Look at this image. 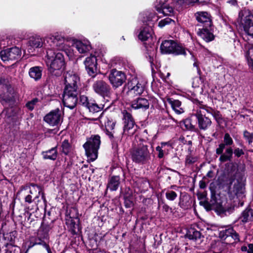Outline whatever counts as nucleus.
Instances as JSON below:
<instances>
[{
    "mask_svg": "<svg viewBox=\"0 0 253 253\" xmlns=\"http://www.w3.org/2000/svg\"><path fill=\"white\" fill-rule=\"evenodd\" d=\"M45 62L49 72L52 75L58 76L61 74V69L65 64L64 56L61 53H56L51 49H48Z\"/></svg>",
    "mask_w": 253,
    "mask_h": 253,
    "instance_id": "1",
    "label": "nucleus"
},
{
    "mask_svg": "<svg viewBox=\"0 0 253 253\" xmlns=\"http://www.w3.org/2000/svg\"><path fill=\"white\" fill-rule=\"evenodd\" d=\"M74 39H65L61 35L56 33L54 35H49L45 37V41L49 45L56 46L59 50L64 51L69 57H72L73 55L71 41Z\"/></svg>",
    "mask_w": 253,
    "mask_h": 253,
    "instance_id": "2",
    "label": "nucleus"
},
{
    "mask_svg": "<svg viewBox=\"0 0 253 253\" xmlns=\"http://www.w3.org/2000/svg\"><path fill=\"white\" fill-rule=\"evenodd\" d=\"M140 16L143 17L142 21L143 26L139 29L138 38L141 41H146L151 38L152 35L151 27L153 25L154 22L157 19L154 13H146L145 16L144 14H141Z\"/></svg>",
    "mask_w": 253,
    "mask_h": 253,
    "instance_id": "3",
    "label": "nucleus"
},
{
    "mask_svg": "<svg viewBox=\"0 0 253 253\" xmlns=\"http://www.w3.org/2000/svg\"><path fill=\"white\" fill-rule=\"evenodd\" d=\"M100 143V137L98 135H94L88 138L84 144L83 147L88 161L93 162L97 158Z\"/></svg>",
    "mask_w": 253,
    "mask_h": 253,
    "instance_id": "4",
    "label": "nucleus"
},
{
    "mask_svg": "<svg viewBox=\"0 0 253 253\" xmlns=\"http://www.w3.org/2000/svg\"><path fill=\"white\" fill-rule=\"evenodd\" d=\"M233 144V140L230 134L226 133L223 137V143H220L216 149V153L220 155L219 160L222 162H225L231 160L233 155V149L231 147H227L224 153H223L225 146H230Z\"/></svg>",
    "mask_w": 253,
    "mask_h": 253,
    "instance_id": "5",
    "label": "nucleus"
},
{
    "mask_svg": "<svg viewBox=\"0 0 253 253\" xmlns=\"http://www.w3.org/2000/svg\"><path fill=\"white\" fill-rule=\"evenodd\" d=\"M130 154L132 161L137 164H146L151 159V153L148 146L146 145H140L137 147L133 148Z\"/></svg>",
    "mask_w": 253,
    "mask_h": 253,
    "instance_id": "6",
    "label": "nucleus"
},
{
    "mask_svg": "<svg viewBox=\"0 0 253 253\" xmlns=\"http://www.w3.org/2000/svg\"><path fill=\"white\" fill-rule=\"evenodd\" d=\"M145 84L137 78L133 77L128 81L124 86V90H126L127 94L131 97L141 95L144 91Z\"/></svg>",
    "mask_w": 253,
    "mask_h": 253,
    "instance_id": "7",
    "label": "nucleus"
},
{
    "mask_svg": "<svg viewBox=\"0 0 253 253\" xmlns=\"http://www.w3.org/2000/svg\"><path fill=\"white\" fill-rule=\"evenodd\" d=\"M237 22L248 35L253 38V15L246 11L240 12Z\"/></svg>",
    "mask_w": 253,
    "mask_h": 253,
    "instance_id": "8",
    "label": "nucleus"
},
{
    "mask_svg": "<svg viewBox=\"0 0 253 253\" xmlns=\"http://www.w3.org/2000/svg\"><path fill=\"white\" fill-rule=\"evenodd\" d=\"M160 49L161 52L164 54H186L185 49L172 40H166L163 42Z\"/></svg>",
    "mask_w": 253,
    "mask_h": 253,
    "instance_id": "9",
    "label": "nucleus"
},
{
    "mask_svg": "<svg viewBox=\"0 0 253 253\" xmlns=\"http://www.w3.org/2000/svg\"><path fill=\"white\" fill-rule=\"evenodd\" d=\"M64 90H78V86L80 84V79L78 75L73 71L67 72L64 76Z\"/></svg>",
    "mask_w": 253,
    "mask_h": 253,
    "instance_id": "10",
    "label": "nucleus"
},
{
    "mask_svg": "<svg viewBox=\"0 0 253 253\" xmlns=\"http://www.w3.org/2000/svg\"><path fill=\"white\" fill-rule=\"evenodd\" d=\"M37 192L38 193L39 195L41 194L42 199L45 200L44 194L42 192L41 187L35 184H31L30 186L22 187L18 194L24 196L25 201L30 204L32 202V198L31 195H34Z\"/></svg>",
    "mask_w": 253,
    "mask_h": 253,
    "instance_id": "11",
    "label": "nucleus"
},
{
    "mask_svg": "<svg viewBox=\"0 0 253 253\" xmlns=\"http://www.w3.org/2000/svg\"><path fill=\"white\" fill-rule=\"evenodd\" d=\"M245 191V184L242 178L232 180L229 188L228 193L232 197H242Z\"/></svg>",
    "mask_w": 253,
    "mask_h": 253,
    "instance_id": "12",
    "label": "nucleus"
},
{
    "mask_svg": "<svg viewBox=\"0 0 253 253\" xmlns=\"http://www.w3.org/2000/svg\"><path fill=\"white\" fill-rule=\"evenodd\" d=\"M108 79L113 88H117L126 82V76L122 71L112 69L109 72Z\"/></svg>",
    "mask_w": 253,
    "mask_h": 253,
    "instance_id": "13",
    "label": "nucleus"
},
{
    "mask_svg": "<svg viewBox=\"0 0 253 253\" xmlns=\"http://www.w3.org/2000/svg\"><path fill=\"white\" fill-rule=\"evenodd\" d=\"M78 90H64L62 99L64 105L70 109L75 108L78 101Z\"/></svg>",
    "mask_w": 253,
    "mask_h": 253,
    "instance_id": "14",
    "label": "nucleus"
},
{
    "mask_svg": "<svg viewBox=\"0 0 253 253\" xmlns=\"http://www.w3.org/2000/svg\"><path fill=\"white\" fill-rule=\"evenodd\" d=\"M124 120V133L126 135H132L134 132L133 129L135 122L131 115L126 110L123 111Z\"/></svg>",
    "mask_w": 253,
    "mask_h": 253,
    "instance_id": "15",
    "label": "nucleus"
},
{
    "mask_svg": "<svg viewBox=\"0 0 253 253\" xmlns=\"http://www.w3.org/2000/svg\"><path fill=\"white\" fill-rule=\"evenodd\" d=\"M44 120L52 126H57L62 121V112L59 109L50 111L45 116Z\"/></svg>",
    "mask_w": 253,
    "mask_h": 253,
    "instance_id": "16",
    "label": "nucleus"
},
{
    "mask_svg": "<svg viewBox=\"0 0 253 253\" xmlns=\"http://www.w3.org/2000/svg\"><path fill=\"white\" fill-rule=\"evenodd\" d=\"M20 55L21 50L16 46L2 50L0 52V57L3 61L17 59L20 58Z\"/></svg>",
    "mask_w": 253,
    "mask_h": 253,
    "instance_id": "17",
    "label": "nucleus"
},
{
    "mask_svg": "<svg viewBox=\"0 0 253 253\" xmlns=\"http://www.w3.org/2000/svg\"><path fill=\"white\" fill-rule=\"evenodd\" d=\"M204 111L205 108L200 107L195 114L197 119L198 126L202 130H206L211 124V120L205 116Z\"/></svg>",
    "mask_w": 253,
    "mask_h": 253,
    "instance_id": "18",
    "label": "nucleus"
},
{
    "mask_svg": "<svg viewBox=\"0 0 253 253\" xmlns=\"http://www.w3.org/2000/svg\"><path fill=\"white\" fill-rule=\"evenodd\" d=\"M92 87L95 93L103 97L108 96L110 93V86L103 80L95 82Z\"/></svg>",
    "mask_w": 253,
    "mask_h": 253,
    "instance_id": "19",
    "label": "nucleus"
},
{
    "mask_svg": "<svg viewBox=\"0 0 253 253\" xmlns=\"http://www.w3.org/2000/svg\"><path fill=\"white\" fill-rule=\"evenodd\" d=\"M99 119L100 123L104 125L106 134L111 139L113 138L115 122L110 117L107 116L104 117L103 114H101Z\"/></svg>",
    "mask_w": 253,
    "mask_h": 253,
    "instance_id": "20",
    "label": "nucleus"
},
{
    "mask_svg": "<svg viewBox=\"0 0 253 253\" xmlns=\"http://www.w3.org/2000/svg\"><path fill=\"white\" fill-rule=\"evenodd\" d=\"M155 7L157 11L160 13H162L166 16H172L174 14V9L173 6L169 5V1L163 2L160 1L157 2Z\"/></svg>",
    "mask_w": 253,
    "mask_h": 253,
    "instance_id": "21",
    "label": "nucleus"
},
{
    "mask_svg": "<svg viewBox=\"0 0 253 253\" xmlns=\"http://www.w3.org/2000/svg\"><path fill=\"white\" fill-rule=\"evenodd\" d=\"M86 70L89 76L94 77L97 72V59L92 55L86 58L84 62Z\"/></svg>",
    "mask_w": 253,
    "mask_h": 253,
    "instance_id": "22",
    "label": "nucleus"
},
{
    "mask_svg": "<svg viewBox=\"0 0 253 253\" xmlns=\"http://www.w3.org/2000/svg\"><path fill=\"white\" fill-rule=\"evenodd\" d=\"M47 42L44 39V42H43L42 39L40 36H34L30 38L28 42V51L29 53H32L35 48L42 47L43 44H45V42Z\"/></svg>",
    "mask_w": 253,
    "mask_h": 253,
    "instance_id": "23",
    "label": "nucleus"
},
{
    "mask_svg": "<svg viewBox=\"0 0 253 253\" xmlns=\"http://www.w3.org/2000/svg\"><path fill=\"white\" fill-rule=\"evenodd\" d=\"M72 45L75 47L80 53H85L91 49V46L88 41H81L75 39L71 41Z\"/></svg>",
    "mask_w": 253,
    "mask_h": 253,
    "instance_id": "24",
    "label": "nucleus"
},
{
    "mask_svg": "<svg viewBox=\"0 0 253 253\" xmlns=\"http://www.w3.org/2000/svg\"><path fill=\"white\" fill-rule=\"evenodd\" d=\"M197 20L200 23L203 24V26L211 27V15L207 12L199 11L195 14Z\"/></svg>",
    "mask_w": 253,
    "mask_h": 253,
    "instance_id": "25",
    "label": "nucleus"
},
{
    "mask_svg": "<svg viewBox=\"0 0 253 253\" xmlns=\"http://www.w3.org/2000/svg\"><path fill=\"white\" fill-rule=\"evenodd\" d=\"M12 89L7 85L0 84V100L8 102L12 100L13 98L11 91Z\"/></svg>",
    "mask_w": 253,
    "mask_h": 253,
    "instance_id": "26",
    "label": "nucleus"
},
{
    "mask_svg": "<svg viewBox=\"0 0 253 253\" xmlns=\"http://www.w3.org/2000/svg\"><path fill=\"white\" fill-rule=\"evenodd\" d=\"M171 149V145L169 142H161L156 148V150L158 152V157L159 159L164 158L165 156L168 155Z\"/></svg>",
    "mask_w": 253,
    "mask_h": 253,
    "instance_id": "27",
    "label": "nucleus"
},
{
    "mask_svg": "<svg viewBox=\"0 0 253 253\" xmlns=\"http://www.w3.org/2000/svg\"><path fill=\"white\" fill-rule=\"evenodd\" d=\"M208 28L205 27L202 29H200L197 33L198 35L207 42L212 41L214 38L212 32Z\"/></svg>",
    "mask_w": 253,
    "mask_h": 253,
    "instance_id": "28",
    "label": "nucleus"
},
{
    "mask_svg": "<svg viewBox=\"0 0 253 253\" xmlns=\"http://www.w3.org/2000/svg\"><path fill=\"white\" fill-rule=\"evenodd\" d=\"M131 106L134 109H147L149 108V103L148 100L145 98H138L132 101Z\"/></svg>",
    "mask_w": 253,
    "mask_h": 253,
    "instance_id": "29",
    "label": "nucleus"
},
{
    "mask_svg": "<svg viewBox=\"0 0 253 253\" xmlns=\"http://www.w3.org/2000/svg\"><path fill=\"white\" fill-rule=\"evenodd\" d=\"M167 101L173 110L177 114H181L184 112L183 108L181 107V102L178 100L174 99L171 98H168Z\"/></svg>",
    "mask_w": 253,
    "mask_h": 253,
    "instance_id": "30",
    "label": "nucleus"
},
{
    "mask_svg": "<svg viewBox=\"0 0 253 253\" xmlns=\"http://www.w3.org/2000/svg\"><path fill=\"white\" fill-rule=\"evenodd\" d=\"M29 74L31 78L33 79L35 81H38L42 77V70L40 67H33L30 69Z\"/></svg>",
    "mask_w": 253,
    "mask_h": 253,
    "instance_id": "31",
    "label": "nucleus"
},
{
    "mask_svg": "<svg viewBox=\"0 0 253 253\" xmlns=\"http://www.w3.org/2000/svg\"><path fill=\"white\" fill-rule=\"evenodd\" d=\"M43 157L45 159H49L55 160L57 156V151L56 147H54L51 149L42 153Z\"/></svg>",
    "mask_w": 253,
    "mask_h": 253,
    "instance_id": "32",
    "label": "nucleus"
},
{
    "mask_svg": "<svg viewBox=\"0 0 253 253\" xmlns=\"http://www.w3.org/2000/svg\"><path fill=\"white\" fill-rule=\"evenodd\" d=\"M210 0H178L177 1V5L179 7H186L190 4L198 2L199 3H207Z\"/></svg>",
    "mask_w": 253,
    "mask_h": 253,
    "instance_id": "33",
    "label": "nucleus"
},
{
    "mask_svg": "<svg viewBox=\"0 0 253 253\" xmlns=\"http://www.w3.org/2000/svg\"><path fill=\"white\" fill-rule=\"evenodd\" d=\"M120 184V178L119 176H115L111 177L108 184V188L111 191H116L118 189Z\"/></svg>",
    "mask_w": 253,
    "mask_h": 253,
    "instance_id": "34",
    "label": "nucleus"
},
{
    "mask_svg": "<svg viewBox=\"0 0 253 253\" xmlns=\"http://www.w3.org/2000/svg\"><path fill=\"white\" fill-rule=\"evenodd\" d=\"M241 219L243 222L253 220V209H249L245 210L242 213Z\"/></svg>",
    "mask_w": 253,
    "mask_h": 253,
    "instance_id": "35",
    "label": "nucleus"
},
{
    "mask_svg": "<svg viewBox=\"0 0 253 253\" xmlns=\"http://www.w3.org/2000/svg\"><path fill=\"white\" fill-rule=\"evenodd\" d=\"M103 107L104 105H98L95 103L90 102L86 108L89 112L94 113L101 111L103 109Z\"/></svg>",
    "mask_w": 253,
    "mask_h": 253,
    "instance_id": "36",
    "label": "nucleus"
},
{
    "mask_svg": "<svg viewBox=\"0 0 253 253\" xmlns=\"http://www.w3.org/2000/svg\"><path fill=\"white\" fill-rule=\"evenodd\" d=\"M187 237L192 240H197L201 237V233L194 228H191L187 234Z\"/></svg>",
    "mask_w": 253,
    "mask_h": 253,
    "instance_id": "37",
    "label": "nucleus"
},
{
    "mask_svg": "<svg viewBox=\"0 0 253 253\" xmlns=\"http://www.w3.org/2000/svg\"><path fill=\"white\" fill-rule=\"evenodd\" d=\"M246 57L249 66L253 68V45L249 48Z\"/></svg>",
    "mask_w": 253,
    "mask_h": 253,
    "instance_id": "38",
    "label": "nucleus"
},
{
    "mask_svg": "<svg viewBox=\"0 0 253 253\" xmlns=\"http://www.w3.org/2000/svg\"><path fill=\"white\" fill-rule=\"evenodd\" d=\"M233 231L234 229L232 228H229L228 229L223 230L220 232L219 236L220 238L224 240L230 238L232 234H233Z\"/></svg>",
    "mask_w": 253,
    "mask_h": 253,
    "instance_id": "39",
    "label": "nucleus"
},
{
    "mask_svg": "<svg viewBox=\"0 0 253 253\" xmlns=\"http://www.w3.org/2000/svg\"><path fill=\"white\" fill-rule=\"evenodd\" d=\"M61 151L65 155H68L70 151L71 146L69 143L68 140H64L61 145Z\"/></svg>",
    "mask_w": 253,
    "mask_h": 253,
    "instance_id": "40",
    "label": "nucleus"
},
{
    "mask_svg": "<svg viewBox=\"0 0 253 253\" xmlns=\"http://www.w3.org/2000/svg\"><path fill=\"white\" fill-rule=\"evenodd\" d=\"M183 125L186 129L194 130L195 128L194 125L192 124L190 119H186L183 121Z\"/></svg>",
    "mask_w": 253,
    "mask_h": 253,
    "instance_id": "41",
    "label": "nucleus"
},
{
    "mask_svg": "<svg viewBox=\"0 0 253 253\" xmlns=\"http://www.w3.org/2000/svg\"><path fill=\"white\" fill-rule=\"evenodd\" d=\"M174 20H172L171 19L169 18H166L165 19H164L162 20H161L159 22L158 26L160 28H163L166 25L170 24L171 23H174Z\"/></svg>",
    "mask_w": 253,
    "mask_h": 253,
    "instance_id": "42",
    "label": "nucleus"
},
{
    "mask_svg": "<svg viewBox=\"0 0 253 253\" xmlns=\"http://www.w3.org/2000/svg\"><path fill=\"white\" fill-rule=\"evenodd\" d=\"M177 194L173 191L169 190L166 193V198L170 201L174 200L177 197Z\"/></svg>",
    "mask_w": 253,
    "mask_h": 253,
    "instance_id": "43",
    "label": "nucleus"
},
{
    "mask_svg": "<svg viewBox=\"0 0 253 253\" xmlns=\"http://www.w3.org/2000/svg\"><path fill=\"white\" fill-rule=\"evenodd\" d=\"M205 108V110L207 111L209 113L211 114V115L216 119L219 118V112L217 111H215L212 110L211 108H209L208 107H203Z\"/></svg>",
    "mask_w": 253,
    "mask_h": 253,
    "instance_id": "44",
    "label": "nucleus"
},
{
    "mask_svg": "<svg viewBox=\"0 0 253 253\" xmlns=\"http://www.w3.org/2000/svg\"><path fill=\"white\" fill-rule=\"evenodd\" d=\"M244 136L248 141L249 144H251L253 142V135L252 133L247 131H245L244 132Z\"/></svg>",
    "mask_w": 253,
    "mask_h": 253,
    "instance_id": "45",
    "label": "nucleus"
},
{
    "mask_svg": "<svg viewBox=\"0 0 253 253\" xmlns=\"http://www.w3.org/2000/svg\"><path fill=\"white\" fill-rule=\"evenodd\" d=\"M80 103L87 107L90 102H89L88 98L86 96L81 95L80 98Z\"/></svg>",
    "mask_w": 253,
    "mask_h": 253,
    "instance_id": "46",
    "label": "nucleus"
},
{
    "mask_svg": "<svg viewBox=\"0 0 253 253\" xmlns=\"http://www.w3.org/2000/svg\"><path fill=\"white\" fill-rule=\"evenodd\" d=\"M37 99H33L31 101L27 103L26 106L30 110H32L34 108L35 105L37 102Z\"/></svg>",
    "mask_w": 253,
    "mask_h": 253,
    "instance_id": "47",
    "label": "nucleus"
},
{
    "mask_svg": "<svg viewBox=\"0 0 253 253\" xmlns=\"http://www.w3.org/2000/svg\"><path fill=\"white\" fill-rule=\"evenodd\" d=\"M233 153H234L235 156L237 157H240L241 156L244 154V151L239 148L235 149L234 152L233 151Z\"/></svg>",
    "mask_w": 253,
    "mask_h": 253,
    "instance_id": "48",
    "label": "nucleus"
},
{
    "mask_svg": "<svg viewBox=\"0 0 253 253\" xmlns=\"http://www.w3.org/2000/svg\"><path fill=\"white\" fill-rule=\"evenodd\" d=\"M230 238H232L234 242H238L240 241L239 234L234 230L233 232V234H232Z\"/></svg>",
    "mask_w": 253,
    "mask_h": 253,
    "instance_id": "49",
    "label": "nucleus"
},
{
    "mask_svg": "<svg viewBox=\"0 0 253 253\" xmlns=\"http://www.w3.org/2000/svg\"><path fill=\"white\" fill-rule=\"evenodd\" d=\"M215 197L214 194H213V191L211 192V204L213 206H215L216 208H219L220 207V205L219 204H216V202L214 199V197Z\"/></svg>",
    "mask_w": 253,
    "mask_h": 253,
    "instance_id": "50",
    "label": "nucleus"
},
{
    "mask_svg": "<svg viewBox=\"0 0 253 253\" xmlns=\"http://www.w3.org/2000/svg\"><path fill=\"white\" fill-rule=\"evenodd\" d=\"M196 161V159L191 156H187L186 159V163L188 164H191L195 163Z\"/></svg>",
    "mask_w": 253,
    "mask_h": 253,
    "instance_id": "51",
    "label": "nucleus"
},
{
    "mask_svg": "<svg viewBox=\"0 0 253 253\" xmlns=\"http://www.w3.org/2000/svg\"><path fill=\"white\" fill-rule=\"evenodd\" d=\"M218 246L220 247V252H222L225 251L224 249L229 246V245L225 243L219 242Z\"/></svg>",
    "mask_w": 253,
    "mask_h": 253,
    "instance_id": "52",
    "label": "nucleus"
},
{
    "mask_svg": "<svg viewBox=\"0 0 253 253\" xmlns=\"http://www.w3.org/2000/svg\"><path fill=\"white\" fill-rule=\"evenodd\" d=\"M247 252L248 253H253V244H250L248 246Z\"/></svg>",
    "mask_w": 253,
    "mask_h": 253,
    "instance_id": "53",
    "label": "nucleus"
},
{
    "mask_svg": "<svg viewBox=\"0 0 253 253\" xmlns=\"http://www.w3.org/2000/svg\"><path fill=\"white\" fill-rule=\"evenodd\" d=\"M200 187L202 189H204L206 187V184L205 182L201 180L199 182Z\"/></svg>",
    "mask_w": 253,
    "mask_h": 253,
    "instance_id": "54",
    "label": "nucleus"
},
{
    "mask_svg": "<svg viewBox=\"0 0 253 253\" xmlns=\"http://www.w3.org/2000/svg\"><path fill=\"white\" fill-rule=\"evenodd\" d=\"M132 203L131 201L129 200H126L125 201V205L127 208L130 207V206L132 205Z\"/></svg>",
    "mask_w": 253,
    "mask_h": 253,
    "instance_id": "55",
    "label": "nucleus"
},
{
    "mask_svg": "<svg viewBox=\"0 0 253 253\" xmlns=\"http://www.w3.org/2000/svg\"><path fill=\"white\" fill-rule=\"evenodd\" d=\"M207 176L210 177V178L213 177V172L212 170L209 171L207 174Z\"/></svg>",
    "mask_w": 253,
    "mask_h": 253,
    "instance_id": "56",
    "label": "nucleus"
},
{
    "mask_svg": "<svg viewBox=\"0 0 253 253\" xmlns=\"http://www.w3.org/2000/svg\"><path fill=\"white\" fill-rule=\"evenodd\" d=\"M44 247L46 249L48 253H52L48 245L44 244Z\"/></svg>",
    "mask_w": 253,
    "mask_h": 253,
    "instance_id": "57",
    "label": "nucleus"
},
{
    "mask_svg": "<svg viewBox=\"0 0 253 253\" xmlns=\"http://www.w3.org/2000/svg\"><path fill=\"white\" fill-rule=\"evenodd\" d=\"M169 207L167 205H164L163 206V209L164 211H165L166 212H168L169 210Z\"/></svg>",
    "mask_w": 253,
    "mask_h": 253,
    "instance_id": "58",
    "label": "nucleus"
},
{
    "mask_svg": "<svg viewBox=\"0 0 253 253\" xmlns=\"http://www.w3.org/2000/svg\"><path fill=\"white\" fill-rule=\"evenodd\" d=\"M40 242H36L34 245H42L44 247V244H45L44 242H43L40 239H39Z\"/></svg>",
    "mask_w": 253,
    "mask_h": 253,
    "instance_id": "59",
    "label": "nucleus"
},
{
    "mask_svg": "<svg viewBox=\"0 0 253 253\" xmlns=\"http://www.w3.org/2000/svg\"><path fill=\"white\" fill-rule=\"evenodd\" d=\"M228 2H229V3L231 4L232 5H235L236 4V1L235 0H229L228 1Z\"/></svg>",
    "mask_w": 253,
    "mask_h": 253,
    "instance_id": "60",
    "label": "nucleus"
},
{
    "mask_svg": "<svg viewBox=\"0 0 253 253\" xmlns=\"http://www.w3.org/2000/svg\"><path fill=\"white\" fill-rule=\"evenodd\" d=\"M248 250V247L244 246L242 247V251H247Z\"/></svg>",
    "mask_w": 253,
    "mask_h": 253,
    "instance_id": "61",
    "label": "nucleus"
},
{
    "mask_svg": "<svg viewBox=\"0 0 253 253\" xmlns=\"http://www.w3.org/2000/svg\"><path fill=\"white\" fill-rule=\"evenodd\" d=\"M117 148V145L116 144H113V148L114 149H116Z\"/></svg>",
    "mask_w": 253,
    "mask_h": 253,
    "instance_id": "62",
    "label": "nucleus"
},
{
    "mask_svg": "<svg viewBox=\"0 0 253 253\" xmlns=\"http://www.w3.org/2000/svg\"><path fill=\"white\" fill-rule=\"evenodd\" d=\"M193 65H194V66L197 67V64L196 62H195Z\"/></svg>",
    "mask_w": 253,
    "mask_h": 253,
    "instance_id": "63",
    "label": "nucleus"
},
{
    "mask_svg": "<svg viewBox=\"0 0 253 253\" xmlns=\"http://www.w3.org/2000/svg\"><path fill=\"white\" fill-rule=\"evenodd\" d=\"M36 198H38V196H36Z\"/></svg>",
    "mask_w": 253,
    "mask_h": 253,
    "instance_id": "64",
    "label": "nucleus"
}]
</instances>
